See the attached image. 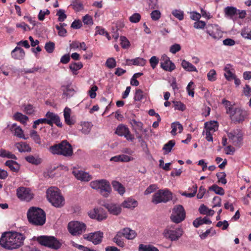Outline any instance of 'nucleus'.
Masks as SVG:
<instances>
[{"mask_svg":"<svg viewBox=\"0 0 251 251\" xmlns=\"http://www.w3.org/2000/svg\"><path fill=\"white\" fill-rule=\"evenodd\" d=\"M25 236L17 232H8L2 234L0 239V245L3 248L13 250L17 249L24 244Z\"/></svg>","mask_w":251,"mask_h":251,"instance_id":"nucleus-1","label":"nucleus"},{"mask_svg":"<svg viewBox=\"0 0 251 251\" xmlns=\"http://www.w3.org/2000/svg\"><path fill=\"white\" fill-rule=\"evenodd\" d=\"M26 215L29 223L34 226H42L45 224L46 221L45 211L39 207H30L27 210Z\"/></svg>","mask_w":251,"mask_h":251,"instance_id":"nucleus-2","label":"nucleus"},{"mask_svg":"<svg viewBox=\"0 0 251 251\" xmlns=\"http://www.w3.org/2000/svg\"><path fill=\"white\" fill-rule=\"evenodd\" d=\"M49 151L53 154L62 155L66 157L71 156L73 153L72 146L66 140L50 146Z\"/></svg>","mask_w":251,"mask_h":251,"instance_id":"nucleus-3","label":"nucleus"},{"mask_svg":"<svg viewBox=\"0 0 251 251\" xmlns=\"http://www.w3.org/2000/svg\"><path fill=\"white\" fill-rule=\"evenodd\" d=\"M48 201L56 207H61L65 204V200L59 190L55 187H51L47 191Z\"/></svg>","mask_w":251,"mask_h":251,"instance_id":"nucleus-4","label":"nucleus"},{"mask_svg":"<svg viewBox=\"0 0 251 251\" xmlns=\"http://www.w3.org/2000/svg\"><path fill=\"white\" fill-rule=\"evenodd\" d=\"M32 239L34 241H37L41 245L52 250H57L61 246V243L52 236H34Z\"/></svg>","mask_w":251,"mask_h":251,"instance_id":"nucleus-5","label":"nucleus"},{"mask_svg":"<svg viewBox=\"0 0 251 251\" xmlns=\"http://www.w3.org/2000/svg\"><path fill=\"white\" fill-rule=\"evenodd\" d=\"M90 185L92 188L99 190L100 194L104 197H107L111 191L109 182L104 179L92 181Z\"/></svg>","mask_w":251,"mask_h":251,"instance_id":"nucleus-6","label":"nucleus"},{"mask_svg":"<svg viewBox=\"0 0 251 251\" xmlns=\"http://www.w3.org/2000/svg\"><path fill=\"white\" fill-rule=\"evenodd\" d=\"M227 113L230 115V118L234 123L243 122L248 116V112L240 108L229 107Z\"/></svg>","mask_w":251,"mask_h":251,"instance_id":"nucleus-7","label":"nucleus"},{"mask_svg":"<svg viewBox=\"0 0 251 251\" xmlns=\"http://www.w3.org/2000/svg\"><path fill=\"white\" fill-rule=\"evenodd\" d=\"M172 199V194L168 189L159 190L155 193L152 199V202L157 204L159 203H166Z\"/></svg>","mask_w":251,"mask_h":251,"instance_id":"nucleus-8","label":"nucleus"},{"mask_svg":"<svg viewBox=\"0 0 251 251\" xmlns=\"http://www.w3.org/2000/svg\"><path fill=\"white\" fill-rule=\"evenodd\" d=\"M164 236L171 241L178 240L183 234V231L181 227L175 228V226H168L164 230Z\"/></svg>","mask_w":251,"mask_h":251,"instance_id":"nucleus-9","label":"nucleus"},{"mask_svg":"<svg viewBox=\"0 0 251 251\" xmlns=\"http://www.w3.org/2000/svg\"><path fill=\"white\" fill-rule=\"evenodd\" d=\"M186 217L185 209L182 205H175L172 209L170 219L174 223L179 224L184 220Z\"/></svg>","mask_w":251,"mask_h":251,"instance_id":"nucleus-10","label":"nucleus"},{"mask_svg":"<svg viewBox=\"0 0 251 251\" xmlns=\"http://www.w3.org/2000/svg\"><path fill=\"white\" fill-rule=\"evenodd\" d=\"M68 229L72 235L77 236L85 231L86 226L82 222L76 221H72L68 224Z\"/></svg>","mask_w":251,"mask_h":251,"instance_id":"nucleus-11","label":"nucleus"},{"mask_svg":"<svg viewBox=\"0 0 251 251\" xmlns=\"http://www.w3.org/2000/svg\"><path fill=\"white\" fill-rule=\"evenodd\" d=\"M243 134L241 129L237 128L227 133L229 140L232 144L238 147H240L243 144Z\"/></svg>","mask_w":251,"mask_h":251,"instance_id":"nucleus-12","label":"nucleus"},{"mask_svg":"<svg viewBox=\"0 0 251 251\" xmlns=\"http://www.w3.org/2000/svg\"><path fill=\"white\" fill-rule=\"evenodd\" d=\"M83 237L85 239L92 242L95 245L101 243L103 237V233L100 231L91 232L87 234H84Z\"/></svg>","mask_w":251,"mask_h":251,"instance_id":"nucleus-13","label":"nucleus"},{"mask_svg":"<svg viewBox=\"0 0 251 251\" xmlns=\"http://www.w3.org/2000/svg\"><path fill=\"white\" fill-rule=\"evenodd\" d=\"M17 196L22 201H29L33 198L30 190L24 187H20L17 189Z\"/></svg>","mask_w":251,"mask_h":251,"instance_id":"nucleus-14","label":"nucleus"},{"mask_svg":"<svg viewBox=\"0 0 251 251\" xmlns=\"http://www.w3.org/2000/svg\"><path fill=\"white\" fill-rule=\"evenodd\" d=\"M89 215L92 219L100 221L106 218V214L102 208H95L89 212Z\"/></svg>","mask_w":251,"mask_h":251,"instance_id":"nucleus-15","label":"nucleus"},{"mask_svg":"<svg viewBox=\"0 0 251 251\" xmlns=\"http://www.w3.org/2000/svg\"><path fill=\"white\" fill-rule=\"evenodd\" d=\"M160 66L164 70L172 72L176 68V66L166 55H163L161 59Z\"/></svg>","mask_w":251,"mask_h":251,"instance_id":"nucleus-16","label":"nucleus"},{"mask_svg":"<svg viewBox=\"0 0 251 251\" xmlns=\"http://www.w3.org/2000/svg\"><path fill=\"white\" fill-rule=\"evenodd\" d=\"M206 32L214 39H219L221 37V31L217 25L209 24L206 26Z\"/></svg>","mask_w":251,"mask_h":251,"instance_id":"nucleus-17","label":"nucleus"},{"mask_svg":"<svg viewBox=\"0 0 251 251\" xmlns=\"http://www.w3.org/2000/svg\"><path fill=\"white\" fill-rule=\"evenodd\" d=\"M72 173L78 180L82 181H89L92 179L91 175L82 170L75 169L73 171Z\"/></svg>","mask_w":251,"mask_h":251,"instance_id":"nucleus-18","label":"nucleus"},{"mask_svg":"<svg viewBox=\"0 0 251 251\" xmlns=\"http://www.w3.org/2000/svg\"><path fill=\"white\" fill-rule=\"evenodd\" d=\"M46 117L47 118V120L50 122V123L48 124L50 126H52L53 124H54L58 127H61L62 126V124L58 115L49 111L46 113Z\"/></svg>","mask_w":251,"mask_h":251,"instance_id":"nucleus-19","label":"nucleus"},{"mask_svg":"<svg viewBox=\"0 0 251 251\" xmlns=\"http://www.w3.org/2000/svg\"><path fill=\"white\" fill-rule=\"evenodd\" d=\"M104 207L107 209L109 212L113 215H118L121 212V207L118 204L115 203H106Z\"/></svg>","mask_w":251,"mask_h":251,"instance_id":"nucleus-20","label":"nucleus"},{"mask_svg":"<svg viewBox=\"0 0 251 251\" xmlns=\"http://www.w3.org/2000/svg\"><path fill=\"white\" fill-rule=\"evenodd\" d=\"M71 109L66 107L63 111V115L66 124L69 126H71L75 123V120L71 117Z\"/></svg>","mask_w":251,"mask_h":251,"instance_id":"nucleus-21","label":"nucleus"},{"mask_svg":"<svg viewBox=\"0 0 251 251\" xmlns=\"http://www.w3.org/2000/svg\"><path fill=\"white\" fill-rule=\"evenodd\" d=\"M11 55L15 59L21 60L24 58L25 53L24 50L18 47H16L11 52Z\"/></svg>","mask_w":251,"mask_h":251,"instance_id":"nucleus-22","label":"nucleus"},{"mask_svg":"<svg viewBox=\"0 0 251 251\" xmlns=\"http://www.w3.org/2000/svg\"><path fill=\"white\" fill-rule=\"evenodd\" d=\"M120 232L121 233L123 237H125L129 240L134 239L137 235L136 232L134 230H131L128 227L124 228Z\"/></svg>","mask_w":251,"mask_h":251,"instance_id":"nucleus-23","label":"nucleus"},{"mask_svg":"<svg viewBox=\"0 0 251 251\" xmlns=\"http://www.w3.org/2000/svg\"><path fill=\"white\" fill-rule=\"evenodd\" d=\"M10 129L11 131H14V135L19 137L25 139L23 134V131L22 128L19 126H17L16 124L12 125Z\"/></svg>","mask_w":251,"mask_h":251,"instance_id":"nucleus-24","label":"nucleus"},{"mask_svg":"<svg viewBox=\"0 0 251 251\" xmlns=\"http://www.w3.org/2000/svg\"><path fill=\"white\" fill-rule=\"evenodd\" d=\"M218 123L216 121H210L205 123L206 131L214 132L218 129Z\"/></svg>","mask_w":251,"mask_h":251,"instance_id":"nucleus-25","label":"nucleus"},{"mask_svg":"<svg viewBox=\"0 0 251 251\" xmlns=\"http://www.w3.org/2000/svg\"><path fill=\"white\" fill-rule=\"evenodd\" d=\"M137 204L138 202L136 201L131 198H128L123 202L122 205L125 208H131L136 207Z\"/></svg>","mask_w":251,"mask_h":251,"instance_id":"nucleus-26","label":"nucleus"},{"mask_svg":"<svg viewBox=\"0 0 251 251\" xmlns=\"http://www.w3.org/2000/svg\"><path fill=\"white\" fill-rule=\"evenodd\" d=\"M5 165L8 166L10 170L14 172H18L20 169V165L16 161L9 160L6 161Z\"/></svg>","mask_w":251,"mask_h":251,"instance_id":"nucleus-27","label":"nucleus"},{"mask_svg":"<svg viewBox=\"0 0 251 251\" xmlns=\"http://www.w3.org/2000/svg\"><path fill=\"white\" fill-rule=\"evenodd\" d=\"M112 185L115 191H117L119 194L123 195L125 192V189L123 185L119 182L113 181Z\"/></svg>","mask_w":251,"mask_h":251,"instance_id":"nucleus-28","label":"nucleus"},{"mask_svg":"<svg viewBox=\"0 0 251 251\" xmlns=\"http://www.w3.org/2000/svg\"><path fill=\"white\" fill-rule=\"evenodd\" d=\"M181 66L187 71L198 72L197 68L193 64L185 60L182 61Z\"/></svg>","mask_w":251,"mask_h":251,"instance_id":"nucleus-29","label":"nucleus"},{"mask_svg":"<svg viewBox=\"0 0 251 251\" xmlns=\"http://www.w3.org/2000/svg\"><path fill=\"white\" fill-rule=\"evenodd\" d=\"M130 123L132 126L135 132H137L138 130L142 131L143 129V124L140 122L135 120V119H132L130 121Z\"/></svg>","mask_w":251,"mask_h":251,"instance_id":"nucleus-30","label":"nucleus"},{"mask_svg":"<svg viewBox=\"0 0 251 251\" xmlns=\"http://www.w3.org/2000/svg\"><path fill=\"white\" fill-rule=\"evenodd\" d=\"M129 129L124 125H120L116 128L115 133L117 135L123 136L128 133Z\"/></svg>","mask_w":251,"mask_h":251,"instance_id":"nucleus-31","label":"nucleus"},{"mask_svg":"<svg viewBox=\"0 0 251 251\" xmlns=\"http://www.w3.org/2000/svg\"><path fill=\"white\" fill-rule=\"evenodd\" d=\"M15 146L20 152H29L31 150V148L25 143H17Z\"/></svg>","mask_w":251,"mask_h":251,"instance_id":"nucleus-32","label":"nucleus"},{"mask_svg":"<svg viewBox=\"0 0 251 251\" xmlns=\"http://www.w3.org/2000/svg\"><path fill=\"white\" fill-rule=\"evenodd\" d=\"M92 125L91 123L88 122H84L81 123V126L82 128L81 129V132L84 134H88L90 133Z\"/></svg>","mask_w":251,"mask_h":251,"instance_id":"nucleus-33","label":"nucleus"},{"mask_svg":"<svg viewBox=\"0 0 251 251\" xmlns=\"http://www.w3.org/2000/svg\"><path fill=\"white\" fill-rule=\"evenodd\" d=\"M123 236L120 232H118L116 236L113 239V241L117 245L120 247H123L125 243L122 239Z\"/></svg>","mask_w":251,"mask_h":251,"instance_id":"nucleus-34","label":"nucleus"},{"mask_svg":"<svg viewBox=\"0 0 251 251\" xmlns=\"http://www.w3.org/2000/svg\"><path fill=\"white\" fill-rule=\"evenodd\" d=\"M25 160L29 163L38 165L41 163L42 159L39 157H35L33 155H28L25 157Z\"/></svg>","mask_w":251,"mask_h":251,"instance_id":"nucleus-35","label":"nucleus"},{"mask_svg":"<svg viewBox=\"0 0 251 251\" xmlns=\"http://www.w3.org/2000/svg\"><path fill=\"white\" fill-rule=\"evenodd\" d=\"M209 190L214 191L216 194L223 196L225 194L224 189L216 184H213L209 187Z\"/></svg>","mask_w":251,"mask_h":251,"instance_id":"nucleus-36","label":"nucleus"},{"mask_svg":"<svg viewBox=\"0 0 251 251\" xmlns=\"http://www.w3.org/2000/svg\"><path fill=\"white\" fill-rule=\"evenodd\" d=\"M138 250L139 251H159L157 248L152 245H145L144 244L139 245Z\"/></svg>","mask_w":251,"mask_h":251,"instance_id":"nucleus-37","label":"nucleus"},{"mask_svg":"<svg viewBox=\"0 0 251 251\" xmlns=\"http://www.w3.org/2000/svg\"><path fill=\"white\" fill-rule=\"evenodd\" d=\"M71 6L76 12L80 11L83 9V5L82 2L77 0H74Z\"/></svg>","mask_w":251,"mask_h":251,"instance_id":"nucleus-38","label":"nucleus"},{"mask_svg":"<svg viewBox=\"0 0 251 251\" xmlns=\"http://www.w3.org/2000/svg\"><path fill=\"white\" fill-rule=\"evenodd\" d=\"M175 144V141L173 140H170L167 143L165 144L163 148V150L165 151L164 154L170 152Z\"/></svg>","mask_w":251,"mask_h":251,"instance_id":"nucleus-39","label":"nucleus"},{"mask_svg":"<svg viewBox=\"0 0 251 251\" xmlns=\"http://www.w3.org/2000/svg\"><path fill=\"white\" fill-rule=\"evenodd\" d=\"M14 117L16 120L20 121L23 124L25 123L28 119L26 116L19 112L16 113L14 115Z\"/></svg>","mask_w":251,"mask_h":251,"instance_id":"nucleus-40","label":"nucleus"},{"mask_svg":"<svg viewBox=\"0 0 251 251\" xmlns=\"http://www.w3.org/2000/svg\"><path fill=\"white\" fill-rule=\"evenodd\" d=\"M30 135L31 138L35 142V143L39 145H41V140L39 135L37 133V132L35 130H32L30 132Z\"/></svg>","mask_w":251,"mask_h":251,"instance_id":"nucleus-41","label":"nucleus"},{"mask_svg":"<svg viewBox=\"0 0 251 251\" xmlns=\"http://www.w3.org/2000/svg\"><path fill=\"white\" fill-rule=\"evenodd\" d=\"M127 62H132L133 65L140 66H143L146 64V60L140 57H137L131 60H128Z\"/></svg>","mask_w":251,"mask_h":251,"instance_id":"nucleus-42","label":"nucleus"},{"mask_svg":"<svg viewBox=\"0 0 251 251\" xmlns=\"http://www.w3.org/2000/svg\"><path fill=\"white\" fill-rule=\"evenodd\" d=\"M0 156L2 157H6L10 159H17L16 156L14 154H12L9 151H7L5 150L2 149L0 150Z\"/></svg>","mask_w":251,"mask_h":251,"instance_id":"nucleus-43","label":"nucleus"},{"mask_svg":"<svg viewBox=\"0 0 251 251\" xmlns=\"http://www.w3.org/2000/svg\"><path fill=\"white\" fill-rule=\"evenodd\" d=\"M172 15L179 20H182L184 18L183 12L180 10L175 9L172 12Z\"/></svg>","mask_w":251,"mask_h":251,"instance_id":"nucleus-44","label":"nucleus"},{"mask_svg":"<svg viewBox=\"0 0 251 251\" xmlns=\"http://www.w3.org/2000/svg\"><path fill=\"white\" fill-rule=\"evenodd\" d=\"M75 90L73 88H71L70 85H67L66 87V90H64L63 95L65 96L67 98H70L74 95Z\"/></svg>","mask_w":251,"mask_h":251,"instance_id":"nucleus-45","label":"nucleus"},{"mask_svg":"<svg viewBox=\"0 0 251 251\" xmlns=\"http://www.w3.org/2000/svg\"><path fill=\"white\" fill-rule=\"evenodd\" d=\"M83 65L81 62L73 63L70 64L69 68L73 72H76L82 68ZM75 74V72H73Z\"/></svg>","mask_w":251,"mask_h":251,"instance_id":"nucleus-46","label":"nucleus"},{"mask_svg":"<svg viewBox=\"0 0 251 251\" xmlns=\"http://www.w3.org/2000/svg\"><path fill=\"white\" fill-rule=\"evenodd\" d=\"M105 65L108 68H114L116 66L115 59L113 57L108 58L105 62Z\"/></svg>","mask_w":251,"mask_h":251,"instance_id":"nucleus-47","label":"nucleus"},{"mask_svg":"<svg viewBox=\"0 0 251 251\" xmlns=\"http://www.w3.org/2000/svg\"><path fill=\"white\" fill-rule=\"evenodd\" d=\"M218 181L223 184H226L227 182L226 179V174L225 172H220L216 174Z\"/></svg>","mask_w":251,"mask_h":251,"instance_id":"nucleus-48","label":"nucleus"},{"mask_svg":"<svg viewBox=\"0 0 251 251\" xmlns=\"http://www.w3.org/2000/svg\"><path fill=\"white\" fill-rule=\"evenodd\" d=\"M225 13L226 14L230 16H232L237 13V9L236 8L234 7H229L227 6L225 8Z\"/></svg>","mask_w":251,"mask_h":251,"instance_id":"nucleus-49","label":"nucleus"},{"mask_svg":"<svg viewBox=\"0 0 251 251\" xmlns=\"http://www.w3.org/2000/svg\"><path fill=\"white\" fill-rule=\"evenodd\" d=\"M141 18L140 14L138 13H135L129 17V21L132 23H137L140 21Z\"/></svg>","mask_w":251,"mask_h":251,"instance_id":"nucleus-50","label":"nucleus"},{"mask_svg":"<svg viewBox=\"0 0 251 251\" xmlns=\"http://www.w3.org/2000/svg\"><path fill=\"white\" fill-rule=\"evenodd\" d=\"M144 98L143 92L141 89H137L135 92L134 99L135 101H140Z\"/></svg>","mask_w":251,"mask_h":251,"instance_id":"nucleus-51","label":"nucleus"},{"mask_svg":"<svg viewBox=\"0 0 251 251\" xmlns=\"http://www.w3.org/2000/svg\"><path fill=\"white\" fill-rule=\"evenodd\" d=\"M225 76L228 80H231L234 78L235 75L229 70L228 68L226 67L225 68Z\"/></svg>","mask_w":251,"mask_h":251,"instance_id":"nucleus-52","label":"nucleus"},{"mask_svg":"<svg viewBox=\"0 0 251 251\" xmlns=\"http://www.w3.org/2000/svg\"><path fill=\"white\" fill-rule=\"evenodd\" d=\"M50 122L47 120V118L46 117L45 118L43 119H39L37 120H36L34 122V124L32 126L33 128H36L37 125H39L40 124H50Z\"/></svg>","mask_w":251,"mask_h":251,"instance_id":"nucleus-53","label":"nucleus"},{"mask_svg":"<svg viewBox=\"0 0 251 251\" xmlns=\"http://www.w3.org/2000/svg\"><path fill=\"white\" fill-rule=\"evenodd\" d=\"M151 17L153 21H157L161 17V13L158 10H153L151 13Z\"/></svg>","mask_w":251,"mask_h":251,"instance_id":"nucleus-54","label":"nucleus"},{"mask_svg":"<svg viewBox=\"0 0 251 251\" xmlns=\"http://www.w3.org/2000/svg\"><path fill=\"white\" fill-rule=\"evenodd\" d=\"M38 71H39L40 72H41V73H44L45 72V69H42L41 67H36L32 68L31 69H25V72L26 74L34 73H35L36 72H38Z\"/></svg>","mask_w":251,"mask_h":251,"instance_id":"nucleus-55","label":"nucleus"},{"mask_svg":"<svg viewBox=\"0 0 251 251\" xmlns=\"http://www.w3.org/2000/svg\"><path fill=\"white\" fill-rule=\"evenodd\" d=\"M54 43L52 42H49L45 44V49L48 53H52L54 49Z\"/></svg>","mask_w":251,"mask_h":251,"instance_id":"nucleus-56","label":"nucleus"},{"mask_svg":"<svg viewBox=\"0 0 251 251\" xmlns=\"http://www.w3.org/2000/svg\"><path fill=\"white\" fill-rule=\"evenodd\" d=\"M56 15L58 16V21L59 22H63L67 18V15L65 14L64 10L59 9L58 10Z\"/></svg>","mask_w":251,"mask_h":251,"instance_id":"nucleus-57","label":"nucleus"},{"mask_svg":"<svg viewBox=\"0 0 251 251\" xmlns=\"http://www.w3.org/2000/svg\"><path fill=\"white\" fill-rule=\"evenodd\" d=\"M173 102L174 104V107L176 109L183 111L186 108L185 105L180 101H173Z\"/></svg>","mask_w":251,"mask_h":251,"instance_id":"nucleus-58","label":"nucleus"},{"mask_svg":"<svg viewBox=\"0 0 251 251\" xmlns=\"http://www.w3.org/2000/svg\"><path fill=\"white\" fill-rule=\"evenodd\" d=\"M121 45L122 48L126 49L129 47L130 43L127 38L125 36L120 37Z\"/></svg>","mask_w":251,"mask_h":251,"instance_id":"nucleus-59","label":"nucleus"},{"mask_svg":"<svg viewBox=\"0 0 251 251\" xmlns=\"http://www.w3.org/2000/svg\"><path fill=\"white\" fill-rule=\"evenodd\" d=\"M71 244L73 247H75V248H76L80 250H82L83 251H95V250L90 249H89L87 247H84L82 245H78V244L75 243L74 241H72Z\"/></svg>","mask_w":251,"mask_h":251,"instance_id":"nucleus-60","label":"nucleus"},{"mask_svg":"<svg viewBox=\"0 0 251 251\" xmlns=\"http://www.w3.org/2000/svg\"><path fill=\"white\" fill-rule=\"evenodd\" d=\"M181 50V46L179 44H175L171 46L170 51L173 54L176 53Z\"/></svg>","mask_w":251,"mask_h":251,"instance_id":"nucleus-61","label":"nucleus"},{"mask_svg":"<svg viewBox=\"0 0 251 251\" xmlns=\"http://www.w3.org/2000/svg\"><path fill=\"white\" fill-rule=\"evenodd\" d=\"M206 24L204 21H198L194 23V27L197 29H203L205 26Z\"/></svg>","mask_w":251,"mask_h":251,"instance_id":"nucleus-62","label":"nucleus"},{"mask_svg":"<svg viewBox=\"0 0 251 251\" xmlns=\"http://www.w3.org/2000/svg\"><path fill=\"white\" fill-rule=\"evenodd\" d=\"M216 74V71L214 70H211L207 74L208 79L211 81L215 80Z\"/></svg>","mask_w":251,"mask_h":251,"instance_id":"nucleus-63","label":"nucleus"},{"mask_svg":"<svg viewBox=\"0 0 251 251\" xmlns=\"http://www.w3.org/2000/svg\"><path fill=\"white\" fill-rule=\"evenodd\" d=\"M98 88L96 85H94L89 91V94L91 99H94L96 98V92L98 90Z\"/></svg>","mask_w":251,"mask_h":251,"instance_id":"nucleus-64","label":"nucleus"}]
</instances>
